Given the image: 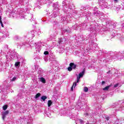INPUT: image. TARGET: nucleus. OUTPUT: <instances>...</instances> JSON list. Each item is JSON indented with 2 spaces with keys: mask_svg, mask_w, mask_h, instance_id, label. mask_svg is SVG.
<instances>
[{
  "mask_svg": "<svg viewBox=\"0 0 124 124\" xmlns=\"http://www.w3.org/2000/svg\"><path fill=\"white\" fill-rule=\"evenodd\" d=\"M8 35V32H7V31H5V33H4V35H3V36L4 37H5L6 36H7Z\"/></svg>",
  "mask_w": 124,
  "mask_h": 124,
  "instance_id": "a878e982",
  "label": "nucleus"
},
{
  "mask_svg": "<svg viewBox=\"0 0 124 124\" xmlns=\"http://www.w3.org/2000/svg\"><path fill=\"white\" fill-rule=\"evenodd\" d=\"M41 95V94L40 93H38L35 96V98L36 99L37 98H38V97H39V96H40Z\"/></svg>",
  "mask_w": 124,
  "mask_h": 124,
  "instance_id": "4be33fe9",
  "label": "nucleus"
},
{
  "mask_svg": "<svg viewBox=\"0 0 124 124\" xmlns=\"http://www.w3.org/2000/svg\"><path fill=\"white\" fill-rule=\"evenodd\" d=\"M63 10H64V8H63Z\"/></svg>",
  "mask_w": 124,
  "mask_h": 124,
  "instance_id": "603ef678",
  "label": "nucleus"
},
{
  "mask_svg": "<svg viewBox=\"0 0 124 124\" xmlns=\"http://www.w3.org/2000/svg\"><path fill=\"white\" fill-rule=\"evenodd\" d=\"M15 40H18L19 39V36H16L15 37Z\"/></svg>",
  "mask_w": 124,
  "mask_h": 124,
  "instance_id": "f704fd0d",
  "label": "nucleus"
},
{
  "mask_svg": "<svg viewBox=\"0 0 124 124\" xmlns=\"http://www.w3.org/2000/svg\"><path fill=\"white\" fill-rule=\"evenodd\" d=\"M118 86H119V83H116L114 85V88H117V87H118Z\"/></svg>",
  "mask_w": 124,
  "mask_h": 124,
  "instance_id": "e433bc0d",
  "label": "nucleus"
},
{
  "mask_svg": "<svg viewBox=\"0 0 124 124\" xmlns=\"http://www.w3.org/2000/svg\"><path fill=\"white\" fill-rule=\"evenodd\" d=\"M70 66L68 67V71H72V69H75L77 65L75 64L74 62H71L69 64Z\"/></svg>",
  "mask_w": 124,
  "mask_h": 124,
  "instance_id": "20e7f679",
  "label": "nucleus"
},
{
  "mask_svg": "<svg viewBox=\"0 0 124 124\" xmlns=\"http://www.w3.org/2000/svg\"><path fill=\"white\" fill-rule=\"evenodd\" d=\"M110 23H111V25L110 26L113 27V29H115V28H116V23L113 22H111Z\"/></svg>",
  "mask_w": 124,
  "mask_h": 124,
  "instance_id": "412c9836",
  "label": "nucleus"
},
{
  "mask_svg": "<svg viewBox=\"0 0 124 124\" xmlns=\"http://www.w3.org/2000/svg\"><path fill=\"white\" fill-rule=\"evenodd\" d=\"M0 12H1V11H0Z\"/></svg>",
  "mask_w": 124,
  "mask_h": 124,
  "instance_id": "5fc2aeb1",
  "label": "nucleus"
},
{
  "mask_svg": "<svg viewBox=\"0 0 124 124\" xmlns=\"http://www.w3.org/2000/svg\"><path fill=\"white\" fill-rule=\"evenodd\" d=\"M83 16L87 17V19L90 17V19L92 18V16H94L95 18H101L103 16V13H100V11L96 10V12H94L93 14H92V13L89 12L87 13L83 14Z\"/></svg>",
  "mask_w": 124,
  "mask_h": 124,
  "instance_id": "f03ea898",
  "label": "nucleus"
},
{
  "mask_svg": "<svg viewBox=\"0 0 124 124\" xmlns=\"http://www.w3.org/2000/svg\"><path fill=\"white\" fill-rule=\"evenodd\" d=\"M31 34L32 36L33 37L34 36V31H31Z\"/></svg>",
  "mask_w": 124,
  "mask_h": 124,
  "instance_id": "c756f323",
  "label": "nucleus"
},
{
  "mask_svg": "<svg viewBox=\"0 0 124 124\" xmlns=\"http://www.w3.org/2000/svg\"><path fill=\"white\" fill-rule=\"evenodd\" d=\"M96 10H98V9L96 7L94 8V12H96Z\"/></svg>",
  "mask_w": 124,
  "mask_h": 124,
  "instance_id": "c9c22d12",
  "label": "nucleus"
},
{
  "mask_svg": "<svg viewBox=\"0 0 124 124\" xmlns=\"http://www.w3.org/2000/svg\"><path fill=\"white\" fill-rule=\"evenodd\" d=\"M83 10H86V8H83Z\"/></svg>",
  "mask_w": 124,
  "mask_h": 124,
  "instance_id": "49530a36",
  "label": "nucleus"
},
{
  "mask_svg": "<svg viewBox=\"0 0 124 124\" xmlns=\"http://www.w3.org/2000/svg\"><path fill=\"white\" fill-rule=\"evenodd\" d=\"M41 99L43 100V101H45V100L47 99V96L46 95H43L41 97Z\"/></svg>",
  "mask_w": 124,
  "mask_h": 124,
  "instance_id": "6ab92c4d",
  "label": "nucleus"
},
{
  "mask_svg": "<svg viewBox=\"0 0 124 124\" xmlns=\"http://www.w3.org/2000/svg\"><path fill=\"white\" fill-rule=\"evenodd\" d=\"M85 69H83V71L79 74L78 76L80 77H83V76H84L85 74Z\"/></svg>",
  "mask_w": 124,
  "mask_h": 124,
  "instance_id": "ddd939ff",
  "label": "nucleus"
},
{
  "mask_svg": "<svg viewBox=\"0 0 124 124\" xmlns=\"http://www.w3.org/2000/svg\"><path fill=\"white\" fill-rule=\"evenodd\" d=\"M72 9V6L68 5V7H66V8L64 9L65 12L66 13H69V11H71Z\"/></svg>",
  "mask_w": 124,
  "mask_h": 124,
  "instance_id": "6e6552de",
  "label": "nucleus"
},
{
  "mask_svg": "<svg viewBox=\"0 0 124 124\" xmlns=\"http://www.w3.org/2000/svg\"><path fill=\"white\" fill-rule=\"evenodd\" d=\"M38 34H40L39 33H38Z\"/></svg>",
  "mask_w": 124,
  "mask_h": 124,
  "instance_id": "6e6d98bb",
  "label": "nucleus"
},
{
  "mask_svg": "<svg viewBox=\"0 0 124 124\" xmlns=\"http://www.w3.org/2000/svg\"><path fill=\"white\" fill-rule=\"evenodd\" d=\"M44 54V55H49V52L48 51H45Z\"/></svg>",
  "mask_w": 124,
  "mask_h": 124,
  "instance_id": "473e14b6",
  "label": "nucleus"
},
{
  "mask_svg": "<svg viewBox=\"0 0 124 124\" xmlns=\"http://www.w3.org/2000/svg\"><path fill=\"white\" fill-rule=\"evenodd\" d=\"M59 15V13H57V11L56 12L53 11V13L51 15L52 18H56L57 16Z\"/></svg>",
  "mask_w": 124,
  "mask_h": 124,
  "instance_id": "9b49d317",
  "label": "nucleus"
},
{
  "mask_svg": "<svg viewBox=\"0 0 124 124\" xmlns=\"http://www.w3.org/2000/svg\"><path fill=\"white\" fill-rule=\"evenodd\" d=\"M28 8H22L17 9V12L15 10L10 12V16H12L14 18H20L21 19H25V16L22 14L23 12L28 11Z\"/></svg>",
  "mask_w": 124,
  "mask_h": 124,
  "instance_id": "f257e3e1",
  "label": "nucleus"
},
{
  "mask_svg": "<svg viewBox=\"0 0 124 124\" xmlns=\"http://www.w3.org/2000/svg\"><path fill=\"white\" fill-rule=\"evenodd\" d=\"M84 92H85V93L89 92V88H88L87 87H85L84 89Z\"/></svg>",
  "mask_w": 124,
  "mask_h": 124,
  "instance_id": "393cba45",
  "label": "nucleus"
},
{
  "mask_svg": "<svg viewBox=\"0 0 124 124\" xmlns=\"http://www.w3.org/2000/svg\"><path fill=\"white\" fill-rule=\"evenodd\" d=\"M79 81H80V79H77V83H79Z\"/></svg>",
  "mask_w": 124,
  "mask_h": 124,
  "instance_id": "37998d69",
  "label": "nucleus"
},
{
  "mask_svg": "<svg viewBox=\"0 0 124 124\" xmlns=\"http://www.w3.org/2000/svg\"><path fill=\"white\" fill-rule=\"evenodd\" d=\"M118 36V38H119L121 41H124V37L122 36V35L120 33L117 34Z\"/></svg>",
  "mask_w": 124,
  "mask_h": 124,
  "instance_id": "f8f14e48",
  "label": "nucleus"
},
{
  "mask_svg": "<svg viewBox=\"0 0 124 124\" xmlns=\"http://www.w3.org/2000/svg\"><path fill=\"white\" fill-rule=\"evenodd\" d=\"M86 27H87V25L85 23H84L82 25V29L83 30H86Z\"/></svg>",
  "mask_w": 124,
  "mask_h": 124,
  "instance_id": "c85d7f7f",
  "label": "nucleus"
},
{
  "mask_svg": "<svg viewBox=\"0 0 124 124\" xmlns=\"http://www.w3.org/2000/svg\"><path fill=\"white\" fill-rule=\"evenodd\" d=\"M30 46L31 47L32 46H31V45H30Z\"/></svg>",
  "mask_w": 124,
  "mask_h": 124,
  "instance_id": "864d4df0",
  "label": "nucleus"
},
{
  "mask_svg": "<svg viewBox=\"0 0 124 124\" xmlns=\"http://www.w3.org/2000/svg\"><path fill=\"white\" fill-rule=\"evenodd\" d=\"M108 74L110 73V71H108V72H107Z\"/></svg>",
  "mask_w": 124,
  "mask_h": 124,
  "instance_id": "de8ad7c7",
  "label": "nucleus"
},
{
  "mask_svg": "<svg viewBox=\"0 0 124 124\" xmlns=\"http://www.w3.org/2000/svg\"><path fill=\"white\" fill-rule=\"evenodd\" d=\"M16 79H17V78H16V77H14L11 79L12 82H14V81H15V80H16Z\"/></svg>",
  "mask_w": 124,
  "mask_h": 124,
  "instance_id": "7c9ffc66",
  "label": "nucleus"
},
{
  "mask_svg": "<svg viewBox=\"0 0 124 124\" xmlns=\"http://www.w3.org/2000/svg\"><path fill=\"white\" fill-rule=\"evenodd\" d=\"M78 27H79V25H78V24H75V26L73 27V28L75 30H78Z\"/></svg>",
  "mask_w": 124,
  "mask_h": 124,
  "instance_id": "5701e85b",
  "label": "nucleus"
},
{
  "mask_svg": "<svg viewBox=\"0 0 124 124\" xmlns=\"http://www.w3.org/2000/svg\"><path fill=\"white\" fill-rule=\"evenodd\" d=\"M62 38L59 39L58 42H57V43H56V42L53 43L54 45H55V46H56V47H57V46H60V45H61V44H62Z\"/></svg>",
  "mask_w": 124,
  "mask_h": 124,
  "instance_id": "0eeeda50",
  "label": "nucleus"
},
{
  "mask_svg": "<svg viewBox=\"0 0 124 124\" xmlns=\"http://www.w3.org/2000/svg\"><path fill=\"white\" fill-rule=\"evenodd\" d=\"M52 104H53V102L52 101V100H49L47 101L48 107H50L51 105H52Z\"/></svg>",
  "mask_w": 124,
  "mask_h": 124,
  "instance_id": "2eb2a0df",
  "label": "nucleus"
},
{
  "mask_svg": "<svg viewBox=\"0 0 124 124\" xmlns=\"http://www.w3.org/2000/svg\"><path fill=\"white\" fill-rule=\"evenodd\" d=\"M78 26H79V27H81V25H80V24H79V25Z\"/></svg>",
  "mask_w": 124,
  "mask_h": 124,
  "instance_id": "3c124183",
  "label": "nucleus"
},
{
  "mask_svg": "<svg viewBox=\"0 0 124 124\" xmlns=\"http://www.w3.org/2000/svg\"><path fill=\"white\" fill-rule=\"evenodd\" d=\"M53 6L55 8L53 10V12H56L57 11V13H59V12H60V11H59V4H58V3L56 2V3H54Z\"/></svg>",
  "mask_w": 124,
  "mask_h": 124,
  "instance_id": "423d86ee",
  "label": "nucleus"
},
{
  "mask_svg": "<svg viewBox=\"0 0 124 124\" xmlns=\"http://www.w3.org/2000/svg\"><path fill=\"white\" fill-rule=\"evenodd\" d=\"M33 46H34L35 47H43V46H45V47H47V44L45 43H42L41 42H38L37 43H34Z\"/></svg>",
  "mask_w": 124,
  "mask_h": 124,
  "instance_id": "7ed1b4c3",
  "label": "nucleus"
},
{
  "mask_svg": "<svg viewBox=\"0 0 124 124\" xmlns=\"http://www.w3.org/2000/svg\"><path fill=\"white\" fill-rule=\"evenodd\" d=\"M7 107H8V106H7V105H5L3 107V109L4 110H6V109H7Z\"/></svg>",
  "mask_w": 124,
  "mask_h": 124,
  "instance_id": "bb28decb",
  "label": "nucleus"
},
{
  "mask_svg": "<svg viewBox=\"0 0 124 124\" xmlns=\"http://www.w3.org/2000/svg\"><path fill=\"white\" fill-rule=\"evenodd\" d=\"M15 65V66H16V67L17 66H19V65H20V62H16Z\"/></svg>",
  "mask_w": 124,
  "mask_h": 124,
  "instance_id": "cd10ccee",
  "label": "nucleus"
},
{
  "mask_svg": "<svg viewBox=\"0 0 124 124\" xmlns=\"http://www.w3.org/2000/svg\"><path fill=\"white\" fill-rule=\"evenodd\" d=\"M61 18V22H62L63 23H64L63 22H65V21H66V16H63Z\"/></svg>",
  "mask_w": 124,
  "mask_h": 124,
  "instance_id": "4468645a",
  "label": "nucleus"
},
{
  "mask_svg": "<svg viewBox=\"0 0 124 124\" xmlns=\"http://www.w3.org/2000/svg\"><path fill=\"white\" fill-rule=\"evenodd\" d=\"M0 24L2 28H3V23H2V21H1V16H0Z\"/></svg>",
  "mask_w": 124,
  "mask_h": 124,
  "instance_id": "b1692460",
  "label": "nucleus"
},
{
  "mask_svg": "<svg viewBox=\"0 0 124 124\" xmlns=\"http://www.w3.org/2000/svg\"><path fill=\"white\" fill-rule=\"evenodd\" d=\"M98 2L100 6L105 8L107 7V3L105 2V0H99Z\"/></svg>",
  "mask_w": 124,
  "mask_h": 124,
  "instance_id": "39448f33",
  "label": "nucleus"
},
{
  "mask_svg": "<svg viewBox=\"0 0 124 124\" xmlns=\"http://www.w3.org/2000/svg\"><path fill=\"white\" fill-rule=\"evenodd\" d=\"M106 120H107V121H109V117H106Z\"/></svg>",
  "mask_w": 124,
  "mask_h": 124,
  "instance_id": "ea45409f",
  "label": "nucleus"
},
{
  "mask_svg": "<svg viewBox=\"0 0 124 124\" xmlns=\"http://www.w3.org/2000/svg\"><path fill=\"white\" fill-rule=\"evenodd\" d=\"M104 84H105V81H102V85H104Z\"/></svg>",
  "mask_w": 124,
  "mask_h": 124,
  "instance_id": "79ce46f5",
  "label": "nucleus"
},
{
  "mask_svg": "<svg viewBox=\"0 0 124 124\" xmlns=\"http://www.w3.org/2000/svg\"><path fill=\"white\" fill-rule=\"evenodd\" d=\"M62 33H70V31L68 30H62Z\"/></svg>",
  "mask_w": 124,
  "mask_h": 124,
  "instance_id": "dca6fc26",
  "label": "nucleus"
},
{
  "mask_svg": "<svg viewBox=\"0 0 124 124\" xmlns=\"http://www.w3.org/2000/svg\"><path fill=\"white\" fill-rule=\"evenodd\" d=\"M3 115H5V116H7L9 114V110H6L5 112H2Z\"/></svg>",
  "mask_w": 124,
  "mask_h": 124,
  "instance_id": "aec40b11",
  "label": "nucleus"
},
{
  "mask_svg": "<svg viewBox=\"0 0 124 124\" xmlns=\"http://www.w3.org/2000/svg\"><path fill=\"white\" fill-rule=\"evenodd\" d=\"M110 87H111V85H108L105 87V88H103V91H108Z\"/></svg>",
  "mask_w": 124,
  "mask_h": 124,
  "instance_id": "f3484780",
  "label": "nucleus"
},
{
  "mask_svg": "<svg viewBox=\"0 0 124 124\" xmlns=\"http://www.w3.org/2000/svg\"><path fill=\"white\" fill-rule=\"evenodd\" d=\"M28 3V0H20L19 4L21 5V6H24V4Z\"/></svg>",
  "mask_w": 124,
  "mask_h": 124,
  "instance_id": "9d476101",
  "label": "nucleus"
},
{
  "mask_svg": "<svg viewBox=\"0 0 124 124\" xmlns=\"http://www.w3.org/2000/svg\"><path fill=\"white\" fill-rule=\"evenodd\" d=\"M40 81L42 83H44V84H45V83H46V79H45V78H41Z\"/></svg>",
  "mask_w": 124,
  "mask_h": 124,
  "instance_id": "a211bd4d",
  "label": "nucleus"
},
{
  "mask_svg": "<svg viewBox=\"0 0 124 124\" xmlns=\"http://www.w3.org/2000/svg\"><path fill=\"white\" fill-rule=\"evenodd\" d=\"M2 120H3V121H4V119H5L6 115H5L3 113H2Z\"/></svg>",
  "mask_w": 124,
  "mask_h": 124,
  "instance_id": "2f4dec72",
  "label": "nucleus"
},
{
  "mask_svg": "<svg viewBox=\"0 0 124 124\" xmlns=\"http://www.w3.org/2000/svg\"><path fill=\"white\" fill-rule=\"evenodd\" d=\"M80 78H81V77H79V76L77 77V79H78V80H80Z\"/></svg>",
  "mask_w": 124,
  "mask_h": 124,
  "instance_id": "4c0bfd02",
  "label": "nucleus"
},
{
  "mask_svg": "<svg viewBox=\"0 0 124 124\" xmlns=\"http://www.w3.org/2000/svg\"><path fill=\"white\" fill-rule=\"evenodd\" d=\"M11 5H13V3H11Z\"/></svg>",
  "mask_w": 124,
  "mask_h": 124,
  "instance_id": "8fccbe9b",
  "label": "nucleus"
},
{
  "mask_svg": "<svg viewBox=\"0 0 124 124\" xmlns=\"http://www.w3.org/2000/svg\"><path fill=\"white\" fill-rule=\"evenodd\" d=\"M16 46H19L20 47H22L23 46H26V47H29V45L28 44H26V43H20V44L17 43Z\"/></svg>",
  "mask_w": 124,
  "mask_h": 124,
  "instance_id": "1a4fd4ad",
  "label": "nucleus"
},
{
  "mask_svg": "<svg viewBox=\"0 0 124 124\" xmlns=\"http://www.w3.org/2000/svg\"><path fill=\"white\" fill-rule=\"evenodd\" d=\"M76 86H77V83L74 82L73 85V87H74V88H75V87H76Z\"/></svg>",
  "mask_w": 124,
  "mask_h": 124,
  "instance_id": "72a5a7b5",
  "label": "nucleus"
},
{
  "mask_svg": "<svg viewBox=\"0 0 124 124\" xmlns=\"http://www.w3.org/2000/svg\"><path fill=\"white\" fill-rule=\"evenodd\" d=\"M71 91L72 92H73V86H72L71 88Z\"/></svg>",
  "mask_w": 124,
  "mask_h": 124,
  "instance_id": "a19ab883",
  "label": "nucleus"
},
{
  "mask_svg": "<svg viewBox=\"0 0 124 124\" xmlns=\"http://www.w3.org/2000/svg\"><path fill=\"white\" fill-rule=\"evenodd\" d=\"M30 20H31V22L32 21H33V22H34V19H33L32 18Z\"/></svg>",
  "mask_w": 124,
  "mask_h": 124,
  "instance_id": "c03bdc74",
  "label": "nucleus"
},
{
  "mask_svg": "<svg viewBox=\"0 0 124 124\" xmlns=\"http://www.w3.org/2000/svg\"><path fill=\"white\" fill-rule=\"evenodd\" d=\"M80 12H82V10H80Z\"/></svg>",
  "mask_w": 124,
  "mask_h": 124,
  "instance_id": "09e8293b",
  "label": "nucleus"
},
{
  "mask_svg": "<svg viewBox=\"0 0 124 124\" xmlns=\"http://www.w3.org/2000/svg\"><path fill=\"white\" fill-rule=\"evenodd\" d=\"M85 116H89V113H86L85 114Z\"/></svg>",
  "mask_w": 124,
  "mask_h": 124,
  "instance_id": "a18cd8bd",
  "label": "nucleus"
},
{
  "mask_svg": "<svg viewBox=\"0 0 124 124\" xmlns=\"http://www.w3.org/2000/svg\"><path fill=\"white\" fill-rule=\"evenodd\" d=\"M114 2L117 3V2H119V0H114Z\"/></svg>",
  "mask_w": 124,
  "mask_h": 124,
  "instance_id": "58836bf2",
  "label": "nucleus"
}]
</instances>
